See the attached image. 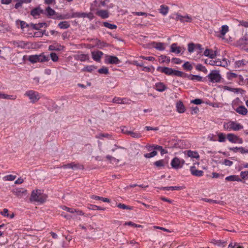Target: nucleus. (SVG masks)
<instances>
[{
  "mask_svg": "<svg viewBox=\"0 0 248 248\" xmlns=\"http://www.w3.org/2000/svg\"><path fill=\"white\" fill-rule=\"evenodd\" d=\"M237 78H238L237 83L239 85L242 86L245 84V80L242 75H238Z\"/></svg>",
  "mask_w": 248,
  "mask_h": 248,
  "instance_id": "obj_52",
  "label": "nucleus"
},
{
  "mask_svg": "<svg viewBox=\"0 0 248 248\" xmlns=\"http://www.w3.org/2000/svg\"><path fill=\"white\" fill-rule=\"evenodd\" d=\"M183 67L186 71H191L193 68L192 65L188 62H185L183 65Z\"/></svg>",
  "mask_w": 248,
  "mask_h": 248,
  "instance_id": "obj_48",
  "label": "nucleus"
},
{
  "mask_svg": "<svg viewBox=\"0 0 248 248\" xmlns=\"http://www.w3.org/2000/svg\"><path fill=\"white\" fill-rule=\"evenodd\" d=\"M62 168L67 169H72L73 170L75 169H83V166L79 164H75V163H71L63 165L61 167Z\"/></svg>",
  "mask_w": 248,
  "mask_h": 248,
  "instance_id": "obj_10",
  "label": "nucleus"
},
{
  "mask_svg": "<svg viewBox=\"0 0 248 248\" xmlns=\"http://www.w3.org/2000/svg\"><path fill=\"white\" fill-rule=\"evenodd\" d=\"M96 46L99 48H102L107 46V44L102 42H101L99 40H96Z\"/></svg>",
  "mask_w": 248,
  "mask_h": 248,
  "instance_id": "obj_58",
  "label": "nucleus"
},
{
  "mask_svg": "<svg viewBox=\"0 0 248 248\" xmlns=\"http://www.w3.org/2000/svg\"><path fill=\"white\" fill-rule=\"evenodd\" d=\"M183 188L182 186H165V187H162L161 188V189L165 190H180L182 189Z\"/></svg>",
  "mask_w": 248,
  "mask_h": 248,
  "instance_id": "obj_30",
  "label": "nucleus"
},
{
  "mask_svg": "<svg viewBox=\"0 0 248 248\" xmlns=\"http://www.w3.org/2000/svg\"><path fill=\"white\" fill-rule=\"evenodd\" d=\"M237 76L238 75L234 73L228 72L227 73V78L230 80H232L234 78H237Z\"/></svg>",
  "mask_w": 248,
  "mask_h": 248,
  "instance_id": "obj_44",
  "label": "nucleus"
},
{
  "mask_svg": "<svg viewBox=\"0 0 248 248\" xmlns=\"http://www.w3.org/2000/svg\"><path fill=\"white\" fill-rule=\"evenodd\" d=\"M27 194V190L25 188L18 187L16 186V197L23 198Z\"/></svg>",
  "mask_w": 248,
  "mask_h": 248,
  "instance_id": "obj_17",
  "label": "nucleus"
},
{
  "mask_svg": "<svg viewBox=\"0 0 248 248\" xmlns=\"http://www.w3.org/2000/svg\"><path fill=\"white\" fill-rule=\"evenodd\" d=\"M152 46L158 50L163 51L165 50L166 45L164 43L154 42L152 43Z\"/></svg>",
  "mask_w": 248,
  "mask_h": 248,
  "instance_id": "obj_14",
  "label": "nucleus"
},
{
  "mask_svg": "<svg viewBox=\"0 0 248 248\" xmlns=\"http://www.w3.org/2000/svg\"><path fill=\"white\" fill-rule=\"evenodd\" d=\"M194 50H196V45L193 43H190L188 45V50L190 53H192Z\"/></svg>",
  "mask_w": 248,
  "mask_h": 248,
  "instance_id": "obj_56",
  "label": "nucleus"
},
{
  "mask_svg": "<svg viewBox=\"0 0 248 248\" xmlns=\"http://www.w3.org/2000/svg\"><path fill=\"white\" fill-rule=\"evenodd\" d=\"M229 31V27L227 25H223L221 27V29L220 31L221 35L223 36L225 35V34Z\"/></svg>",
  "mask_w": 248,
  "mask_h": 248,
  "instance_id": "obj_46",
  "label": "nucleus"
},
{
  "mask_svg": "<svg viewBox=\"0 0 248 248\" xmlns=\"http://www.w3.org/2000/svg\"><path fill=\"white\" fill-rule=\"evenodd\" d=\"M203 55L206 56L208 57L210 59H214L217 56V53L216 51H214L212 49L207 48L206 49L204 52Z\"/></svg>",
  "mask_w": 248,
  "mask_h": 248,
  "instance_id": "obj_16",
  "label": "nucleus"
},
{
  "mask_svg": "<svg viewBox=\"0 0 248 248\" xmlns=\"http://www.w3.org/2000/svg\"><path fill=\"white\" fill-rule=\"evenodd\" d=\"M157 71L162 73H164L168 76H176L179 77H184L185 73L180 71L173 70L167 67L159 66L157 68Z\"/></svg>",
  "mask_w": 248,
  "mask_h": 248,
  "instance_id": "obj_1",
  "label": "nucleus"
},
{
  "mask_svg": "<svg viewBox=\"0 0 248 248\" xmlns=\"http://www.w3.org/2000/svg\"><path fill=\"white\" fill-rule=\"evenodd\" d=\"M93 17V16L92 13H89L88 14L85 13H79V17H88L90 19H92Z\"/></svg>",
  "mask_w": 248,
  "mask_h": 248,
  "instance_id": "obj_42",
  "label": "nucleus"
},
{
  "mask_svg": "<svg viewBox=\"0 0 248 248\" xmlns=\"http://www.w3.org/2000/svg\"><path fill=\"white\" fill-rule=\"evenodd\" d=\"M130 136L135 139H139L142 137L141 134L139 132H134L131 131V133H130Z\"/></svg>",
  "mask_w": 248,
  "mask_h": 248,
  "instance_id": "obj_43",
  "label": "nucleus"
},
{
  "mask_svg": "<svg viewBox=\"0 0 248 248\" xmlns=\"http://www.w3.org/2000/svg\"><path fill=\"white\" fill-rule=\"evenodd\" d=\"M235 110L237 113H238L240 114H242L243 115H247V114L248 113L247 109L244 106H241L238 107Z\"/></svg>",
  "mask_w": 248,
  "mask_h": 248,
  "instance_id": "obj_28",
  "label": "nucleus"
},
{
  "mask_svg": "<svg viewBox=\"0 0 248 248\" xmlns=\"http://www.w3.org/2000/svg\"><path fill=\"white\" fill-rule=\"evenodd\" d=\"M129 100L126 98H121L119 97H114L112 101L114 103L119 104H126L128 103Z\"/></svg>",
  "mask_w": 248,
  "mask_h": 248,
  "instance_id": "obj_15",
  "label": "nucleus"
},
{
  "mask_svg": "<svg viewBox=\"0 0 248 248\" xmlns=\"http://www.w3.org/2000/svg\"><path fill=\"white\" fill-rule=\"evenodd\" d=\"M224 89L236 93H238L240 91H243V90L240 88H233L227 86L224 87Z\"/></svg>",
  "mask_w": 248,
  "mask_h": 248,
  "instance_id": "obj_36",
  "label": "nucleus"
},
{
  "mask_svg": "<svg viewBox=\"0 0 248 248\" xmlns=\"http://www.w3.org/2000/svg\"><path fill=\"white\" fill-rule=\"evenodd\" d=\"M184 48L177 46L176 43H173L170 46V51L173 53L179 54L182 51H184Z\"/></svg>",
  "mask_w": 248,
  "mask_h": 248,
  "instance_id": "obj_20",
  "label": "nucleus"
},
{
  "mask_svg": "<svg viewBox=\"0 0 248 248\" xmlns=\"http://www.w3.org/2000/svg\"><path fill=\"white\" fill-rule=\"evenodd\" d=\"M188 78L193 81H202V77L198 75H189L187 77Z\"/></svg>",
  "mask_w": 248,
  "mask_h": 248,
  "instance_id": "obj_29",
  "label": "nucleus"
},
{
  "mask_svg": "<svg viewBox=\"0 0 248 248\" xmlns=\"http://www.w3.org/2000/svg\"><path fill=\"white\" fill-rule=\"evenodd\" d=\"M227 140L232 143L242 144L243 140L242 138H240L237 136L232 133H229L227 135Z\"/></svg>",
  "mask_w": 248,
  "mask_h": 248,
  "instance_id": "obj_8",
  "label": "nucleus"
},
{
  "mask_svg": "<svg viewBox=\"0 0 248 248\" xmlns=\"http://www.w3.org/2000/svg\"><path fill=\"white\" fill-rule=\"evenodd\" d=\"M90 209L92 210H105V208L101 207L100 206L96 205H90V207L89 208Z\"/></svg>",
  "mask_w": 248,
  "mask_h": 248,
  "instance_id": "obj_50",
  "label": "nucleus"
},
{
  "mask_svg": "<svg viewBox=\"0 0 248 248\" xmlns=\"http://www.w3.org/2000/svg\"><path fill=\"white\" fill-rule=\"evenodd\" d=\"M106 61V62L109 64H117L120 63L119 59L116 56H108Z\"/></svg>",
  "mask_w": 248,
  "mask_h": 248,
  "instance_id": "obj_13",
  "label": "nucleus"
},
{
  "mask_svg": "<svg viewBox=\"0 0 248 248\" xmlns=\"http://www.w3.org/2000/svg\"><path fill=\"white\" fill-rule=\"evenodd\" d=\"M95 14L98 16L101 17L103 19H106L109 17V14L108 10H98Z\"/></svg>",
  "mask_w": 248,
  "mask_h": 248,
  "instance_id": "obj_18",
  "label": "nucleus"
},
{
  "mask_svg": "<svg viewBox=\"0 0 248 248\" xmlns=\"http://www.w3.org/2000/svg\"><path fill=\"white\" fill-rule=\"evenodd\" d=\"M196 69L197 70L203 72L204 73H207L208 71L206 67L201 64H198L196 66Z\"/></svg>",
  "mask_w": 248,
  "mask_h": 248,
  "instance_id": "obj_40",
  "label": "nucleus"
},
{
  "mask_svg": "<svg viewBox=\"0 0 248 248\" xmlns=\"http://www.w3.org/2000/svg\"><path fill=\"white\" fill-rule=\"evenodd\" d=\"M58 27L61 29H68L70 26V23L69 22L66 21L60 22L58 24Z\"/></svg>",
  "mask_w": 248,
  "mask_h": 248,
  "instance_id": "obj_31",
  "label": "nucleus"
},
{
  "mask_svg": "<svg viewBox=\"0 0 248 248\" xmlns=\"http://www.w3.org/2000/svg\"><path fill=\"white\" fill-rule=\"evenodd\" d=\"M46 12L48 16H52L55 14V11L50 7L46 8Z\"/></svg>",
  "mask_w": 248,
  "mask_h": 248,
  "instance_id": "obj_53",
  "label": "nucleus"
},
{
  "mask_svg": "<svg viewBox=\"0 0 248 248\" xmlns=\"http://www.w3.org/2000/svg\"><path fill=\"white\" fill-rule=\"evenodd\" d=\"M95 67L93 65H88L84 67L82 69V72H92L94 69H95Z\"/></svg>",
  "mask_w": 248,
  "mask_h": 248,
  "instance_id": "obj_47",
  "label": "nucleus"
},
{
  "mask_svg": "<svg viewBox=\"0 0 248 248\" xmlns=\"http://www.w3.org/2000/svg\"><path fill=\"white\" fill-rule=\"evenodd\" d=\"M42 13V11L40 8H36L31 11V14L34 18H37Z\"/></svg>",
  "mask_w": 248,
  "mask_h": 248,
  "instance_id": "obj_25",
  "label": "nucleus"
},
{
  "mask_svg": "<svg viewBox=\"0 0 248 248\" xmlns=\"http://www.w3.org/2000/svg\"><path fill=\"white\" fill-rule=\"evenodd\" d=\"M212 65H216L218 66H223L224 65L223 64L221 61L219 60H215L214 62H212Z\"/></svg>",
  "mask_w": 248,
  "mask_h": 248,
  "instance_id": "obj_63",
  "label": "nucleus"
},
{
  "mask_svg": "<svg viewBox=\"0 0 248 248\" xmlns=\"http://www.w3.org/2000/svg\"><path fill=\"white\" fill-rule=\"evenodd\" d=\"M103 24L104 27L111 30L116 29L117 28V26L116 25L112 24L107 22H104Z\"/></svg>",
  "mask_w": 248,
  "mask_h": 248,
  "instance_id": "obj_41",
  "label": "nucleus"
},
{
  "mask_svg": "<svg viewBox=\"0 0 248 248\" xmlns=\"http://www.w3.org/2000/svg\"><path fill=\"white\" fill-rule=\"evenodd\" d=\"M191 174L197 177H202L203 175L204 172L202 170H198L195 166H191L190 168Z\"/></svg>",
  "mask_w": 248,
  "mask_h": 248,
  "instance_id": "obj_12",
  "label": "nucleus"
},
{
  "mask_svg": "<svg viewBox=\"0 0 248 248\" xmlns=\"http://www.w3.org/2000/svg\"><path fill=\"white\" fill-rule=\"evenodd\" d=\"M176 18L177 20H180L182 22H188L191 19L190 17L188 16H183L180 14H177Z\"/></svg>",
  "mask_w": 248,
  "mask_h": 248,
  "instance_id": "obj_34",
  "label": "nucleus"
},
{
  "mask_svg": "<svg viewBox=\"0 0 248 248\" xmlns=\"http://www.w3.org/2000/svg\"><path fill=\"white\" fill-rule=\"evenodd\" d=\"M237 44L242 49L248 52V41L246 37L240 38L238 41Z\"/></svg>",
  "mask_w": 248,
  "mask_h": 248,
  "instance_id": "obj_9",
  "label": "nucleus"
},
{
  "mask_svg": "<svg viewBox=\"0 0 248 248\" xmlns=\"http://www.w3.org/2000/svg\"><path fill=\"white\" fill-rule=\"evenodd\" d=\"M225 180L227 181H241V179L238 175H230L225 178Z\"/></svg>",
  "mask_w": 248,
  "mask_h": 248,
  "instance_id": "obj_32",
  "label": "nucleus"
},
{
  "mask_svg": "<svg viewBox=\"0 0 248 248\" xmlns=\"http://www.w3.org/2000/svg\"><path fill=\"white\" fill-rule=\"evenodd\" d=\"M103 55V53L100 51H95L92 52V56L93 60L99 62Z\"/></svg>",
  "mask_w": 248,
  "mask_h": 248,
  "instance_id": "obj_21",
  "label": "nucleus"
},
{
  "mask_svg": "<svg viewBox=\"0 0 248 248\" xmlns=\"http://www.w3.org/2000/svg\"><path fill=\"white\" fill-rule=\"evenodd\" d=\"M49 50L52 51H61L63 49L64 46L59 44H55L49 46Z\"/></svg>",
  "mask_w": 248,
  "mask_h": 248,
  "instance_id": "obj_23",
  "label": "nucleus"
},
{
  "mask_svg": "<svg viewBox=\"0 0 248 248\" xmlns=\"http://www.w3.org/2000/svg\"><path fill=\"white\" fill-rule=\"evenodd\" d=\"M50 57L51 60L54 62H57L59 60L58 56L55 53H50Z\"/></svg>",
  "mask_w": 248,
  "mask_h": 248,
  "instance_id": "obj_59",
  "label": "nucleus"
},
{
  "mask_svg": "<svg viewBox=\"0 0 248 248\" xmlns=\"http://www.w3.org/2000/svg\"><path fill=\"white\" fill-rule=\"evenodd\" d=\"M218 141L220 142H224L227 138V135L223 133H219L217 135Z\"/></svg>",
  "mask_w": 248,
  "mask_h": 248,
  "instance_id": "obj_38",
  "label": "nucleus"
},
{
  "mask_svg": "<svg viewBox=\"0 0 248 248\" xmlns=\"http://www.w3.org/2000/svg\"><path fill=\"white\" fill-rule=\"evenodd\" d=\"M15 178H16V176L10 174V175H7L6 176H5L3 178V179L6 181H13L15 180Z\"/></svg>",
  "mask_w": 248,
  "mask_h": 248,
  "instance_id": "obj_54",
  "label": "nucleus"
},
{
  "mask_svg": "<svg viewBox=\"0 0 248 248\" xmlns=\"http://www.w3.org/2000/svg\"><path fill=\"white\" fill-rule=\"evenodd\" d=\"M154 88L158 92H163L167 89V87L163 82H159L155 84Z\"/></svg>",
  "mask_w": 248,
  "mask_h": 248,
  "instance_id": "obj_19",
  "label": "nucleus"
},
{
  "mask_svg": "<svg viewBox=\"0 0 248 248\" xmlns=\"http://www.w3.org/2000/svg\"><path fill=\"white\" fill-rule=\"evenodd\" d=\"M77 60L84 62L89 59V56L87 54H80L77 56Z\"/></svg>",
  "mask_w": 248,
  "mask_h": 248,
  "instance_id": "obj_35",
  "label": "nucleus"
},
{
  "mask_svg": "<svg viewBox=\"0 0 248 248\" xmlns=\"http://www.w3.org/2000/svg\"><path fill=\"white\" fill-rule=\"evenodd\" d=\"M157 155V152L156 151H153L150 153H147L144 155V156L146 158H149L153 157Z\"/></svg>",
  "mask_w": 248,
  "mask_h": 248,
  "instance_id": "obj_51",
  "label": "nucleus"
},
{
  "mask_svg": "<svg viewBox=\"0 0 248 248\" xmlns=\"http://www.w3.org/2000/svg\"><path fill=\"white\" fill-rule=\"evenodd\" d=\"M47 198V195L42 193L40 190H36L32 192L31 200L40 203H43L46 201Z\"/></svg>",
  "mask_w": 248,
  "mask_h": 248,
  "instance_id": "obj_2",
  "label": "nucleus"
},
{
  "mask_svg": "<svg viewBox=\"0 0 248 248\" xmlns=\"http://www.w3.org/2000/svg\"><path fill=\"white\" fill-rule=\"evenodd\" d=\"M117 207L120 209H124V210H131L133 209V207L131 206L126 205L124 203H119L117 205Z\"/></svg>",
  "mask_w": 248,
  "mask_h": 248,
  "instance_id": "obj_39",
  "label": "nucleus"
},
{
  "mask_svg": "<svg viewBox=\"0 0 248 248\" xmlns=\"http://www.w3.org/2000/svg\"><path fill=\"white\" fill-rule=\"evenodd\" d=\"M176 108L177 111L179 113H184L185 111V107L182 102L178 101L176 103Z\"/></svg>",
  "mask_w": 248,
  "mask_h": 248,
  "instance_id": "obj_26",
  "label": "nucleus"
},
{
  "mask_svg": "<svg viewBox=\"0 0 248 248\" xmlns=\"http://www.w3.org/2000/svg\"><path fill=\"white\" fill-rule=\"evenodd\" d=\"M207 77L209 81L212 83L219 82L221 78L219 72L216 70L212 71Z\"/></svg>",
  "mask_w": 248,
  "mask_h": 248,
  "instance_id": "obj_5",
  "label": "nucleus"
},
{
  "mask_svg": "<svg viewBox=\"0 0 248 248\" xmlns=\"http://www.w3.org/2000/svg\"><path fill=\"white\" fill-rule=\"evenodd\" d=\"M239 26H241L245 28H248V20L239 21Z\"/></svg>",
  "mask_w": 248,
  "mask_h": 248,
  "instance_id": "obj_62",
  "label": "nucleus"
},
{
  "mask_svg": "<svg viewBox=\"0 0 248 248\" xmlns=\"http://www.w3.org/2000/svg\"><path fill=\"white\" fill-rule=\"evenodd\" d=\"M190 103L196 105H200L202 103L203 101L200 99L197 98L194 100H191L190 101Z\"/></svg>",
  "mask_w": 248,
  "mask_h": 248,
  "instance_id": "obj_64",
  "label": "nucleus"
},
{
  "mask_svg": "<svg viewBox=\"0 0 248 248\" xmlns=\"http://www.w3.org/2000/svg\"><path fill=\"white\" fill-rule=\"evenodd\" d=\"M248 65V61L245 59L236 61L234 63V67L236 68H243Z\"/></svg>",
  "mask_w": 248,
  "mask_h": 248,
  "instance_id": "obj_11",
  "label": "nucleus"
},
{
  "mask_svg": "<svg viewBox=\"0 0 248 248\" xmlns=\"http://www.w3.org/2000/svg\"><path fill=\"white\" fill-rule=\"evenodd\" d=\"M74 17H79V12L67 13L63 16V19H70Z\"/></svg>",
  "mask_w": 248,
  "mask_h": 248,
  "instance_id": "obj_24",
  "label": "nucleus"
},
{
  "mask_svg": "<svg viewBox=\"0 0 248 248\" xmlns=\"http://www.w3.org/2000/svg\"><path fill=\"white\" fill-rule=\"evenodd\" d=\"M49 60L48 55H45L44 53L40 55H31L28 57V60L31 63H36L38 62H47Z\"/></svg>",
  "mask_w": 248,
  "mask_h": 248,
  "instance_id": "obj_3",
  "label": "nucleus"
},
{
  "mask_svg": "<svg viewBox=\"0 0 248 248\" xmlns=\"http://www.w3.org/2000/svg\"><path fill=\"white\" fill-rule=\"evenodd\" d=\"M18 22H19V25L22 29H23L28 26V24L25 22L18 20H16V26L18 25Z\"/></svg>",
  "mask_w": 248,
  "mask_h": 248,
  "instance_id": "obj_61",
  "label": "nucleus"
},
{
  "mask_svg": "<svg viewBox=\"0 0 248 248\" xmlns=\"http://www.w3.org/2000/svg\"><path fill=\"white\" fill-rule=\"evenodd\" d=\"M25 95L28 96L29 99L31 100V102L32 103H34L40 99V95L39 93L34 91L33 90H29L27 91Z\"/></svg>",
  "mask_w": 248,
  "mask_h": 248,
  "instance_id": "obj_6",
  "label": "nucleus"
},
{
  "mask_svg": "<svg viewBox=\"0 0 248 248\" xmlns=\"http://www.w3.org/2000/svg\"><path fill=\"white\" fill-rule=\"evenodd\" d=\"M91 199L95 200H100L103 202H110V200L107 198H104L102 197H99L98 196L92 195L90 196Z\"/></svg>",
  "mask_w": 248,
  "mask_h": 248,
  "instance_id": "obj_27",
  "label": "nucleus"
},
{
  "mask_svg": "<svg viewBox=\"0 0 248 248\" xmlns=\"http://www.w3.org/2000/svg\"><path fill=\"white\" fill-rule=\"evenodd\" d=\"M211 243L218 247H224L226 246V242L221 240L213 239L211 241Z\"/></svg>",
  "mask_w": 248,
  "mask_h": 248,
  "instance_id": "obj_33",
  "label": "nucleus"
},
{
  "mask_svg": "<svg viewBox=\"0 0 248 248\" xmlns=\"http://www.w3.org/2000/svg\"><path fill=\"white\" fill-rule=\"evenodd\" d=\"M224 128L225 130L230 131H238L243 128V126L239 123L234 121H230L227 123L224 124Z\"/></svg>",
  "mask_w": 248,
  "mask_h": 248,
  "instance_id": "obj_4",
  "label": "nucleus"
},
{
  "mask_svg": "<svg viewBox=\"0 0 248 248\" xmlns=\"http://www.w3.org/2000/svg\"><path fill=\"white\" fill-rule=\"evenodd\" d=\"M159 10L161 14H162L163 16H166L168 13L169 8L168 6L161 5L160 6Z\"/></svg>",
  "mask_w": 248,
  "mask_h": 248,
  "instance_id": "obj_37",
  "label": "nucleus"
},
{
  "mask_svg": "<svg viewBox=\"0 0 248 248\" xmlns=\"http://www.w3.org/2000/svg\"><path fill=\"white\" fill-rule=\"evenodd\" d=\"M185 162L184 159L176 157L171 160V165L173 168L178 169L182 168Z\"/></svg>",
  "mask_w": 248,
  "mask_h": 248,
  "instance_id": "obj_7",
  "label": "nucleus"
},
{
  "mask_svg": "<svg viewBox=\"0 0 248 248\" xmlns=\"http://www.w3.org/2000/svg\"><path fill=\"white\" fill-rule=\"evenodd\" d=\"M31 1V0H16V8L23 3H30Z\"/></svg>",
  "mask_w": 248,
  "mask_h": 248,
  "instance_id": "obj_55",
  "label": "nucleus"
},
{
  "mask_svg": "<svg viewBox=\"0 0 248 248\" xmlns=\"http://www.w3.org/2000/svg\"><path fill=\"white\" fill-rule=\"evenodd\" d=\"M98 72L101 74H108V69L107 67H103L98 69Z\"/></svg>",
  "mask_w": 248,
  "mask_h": 248,
  "instance_id": "obj_49",
  "label": "nucleus"
},
{
  "mask_svg": "<svg viewBox=\"0 0 248 248\" xmlns=\"http://www.w3.org/2000/svg\"><path fill=\"white\" fill-rule=\"evenodd\" d=\"M45 26H47V24L46 23H40L38 24H35L32 25L33 28L36 30H40Z\"/></svg>",
  "mask_w": 248,
  "mask_h": 248,
  "instance_id": "obj_45",
  "label": "nucleus"
},
{
  "mask_svg": "<svg viewBox=\"0 0 248 248\" xmlns=\"http://www.w3.org/2000/svg\"><path fill=\"white\" fill-rule=\"evenodd\" d=\"M96 46L99 48H102L107 46V44L102 42H101L99 40H96Z\"/></svg>",
  "mask_w": 248,
  "mask_h": 248,
  "instance_id": "obj_57",
  "label": "nucleus"
},
{
  "mask_svg": "<svg viewBox=\"0 0 248 248\" xmlns=\"http://www.w3.org/2000/svg\"><path fill=\"white\" fill-rule=\"evenodd\" d=\"M185 154L187 156V157H190L191 158L198 159L200 157L198 153L196 151L187 150L185 151Z\"/></svg>",
  "mask_w": 248,
  "mask_h": 248,
  "instance_id": "obj_22",
  "label": "nucleus"
},
{
  "mask_svg": "<svg viewBox=\"0 0 248 248\" xmlns=\"http://www.w3.org/2000/svg\"><path fill=\"white\" fill-rule=\"evenodd\" d=\"M240 176L243 179L248 180V171H242L240 173Z\"/></svg>",
  "mask_w": 248,
  "mask_h": 248,
  "instance_id": "obj_60",
  "label": "nucleus"
}]
</instances>
